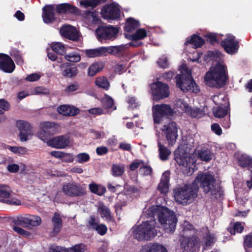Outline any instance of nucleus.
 <instances>
[{"label": "nucleus", "mask_w": 252, "mask_h": 252, "mask_svg": "<svg viewBox=\"0 0 252 252\" xmlns=\"http://www.w3.org/2000/svg\"><path fill=\"white\" fill-rule=\"evenodd\" d=\"M16 126L20 131L32 132V126L29 123L23 121L18 120L16 122Z\"/></svg>", "instance_id": "nucleus-43"}, {"label": "nucleus", "mask_w": 252, "mask_h": 252, "mask_svg": "<svg viewBox=\"0 0 252 252\" xmlns=\"http://www.w3.org/2000/svg\"><path fill=\"white\" fill-rule=\"evenodd\" d=\"M15 68L12 59L7 55L0 53V69L3 72L11 73Z\"/></svg>", "instance_id": "nucleus-20"}, {"label": "nucleus", "mask_w": 252, "mask_h": 252, "mask_svg": "<svg viewBox=\"0 0 252 252\" xmlns=\"http://www.w3.org/2000/svg\"><path fill=\"white\" fill-rule=\"evenodd\" d=\"M157 64L161 68H168L169 66V62L167 58L165 56H162L157 61Z\"/></svg>", "instance_id": "nucleus-55"}, {"label": "nucleus", "mask_w": 252, "mask_h": 252, "mask_svg": "<svg viewBox=\"0 0 252 252\" xmlns=\"http://www.w3.org/2000/svg\"><path fill=\"white\" fill-rule=\"evenodd\" d=\"M198 244V238L195 235L191 237H184L181 241L180 245L185 252H192Z\"/></svg>", "instance_id": "nucleus-18"}, {"label": "nucleus", "mask_w": 252, "mask_h": 252, "mask_svg": "<svg viewBox=\"0 0 252 252\" xmlns=\"http://www.w3.org/2000/svg\"><path fill=\"white\" fill-rule=\"evenodd\" d=\"M220 44L224 51L230 55L237 53L239 47V41L234 35L230 34H227L225 38L221 40Z\"/></svg>", "instance_id": "nucleus-14"}, {"label": "nucleus", "mask_w": 252, "mask_h": 252, "mask_svg": "<svg viewBox=\"0 0 252 252\" xmlns=\"http://www.w3.org/2000/svg\"><path fill=\"white\" fill-rule=\"evenodd\" d=\"M66 249L67 252H84L87 250V246L83 243H80L75 244Z\"/></svg>", "instance_id": "nucleus-49"}, {"label": "nucleus", "mask_w": 252, "mask_h": 252, "mask_svg": "<svg viewBox=\"0 0 252 252\" xmlns=\"http://www.w3.org/2000/svg\"><path fill=\"white\" fill-rule=\"evenodd\" d=\"M55 10L54 4L46 5L42 8V18L45 23L51 24L56 21Z\"/></svg>", "instance_id": "nucleus-21"}, {"label": "nucleus", "mask_w": 252, "mask_h": 252, "mask_svg": "<svg viewBox=\"0 0 252 252\" xmlns=\"http://www.w3.org/2000/svg\"><path fill=\"white\" fill-rule=\"evenodd\" d=\"M95 84L98 87L101 88L106 90H107L110 86V84L107 78L104 76H100L96 78Z\"/></svg>", "instance_id": "nucleus-42"}, {"label": "nucleus", "mask_w": 252, "mask_h": 252, "mask_svg": "<svg viewBox=\"0 0 252 252\" xmlns=\"http://www.w3.org/2000/svg\"><path fill=\"white\" fill-rule=\"evenodd\" d=\"M53 224L52 230L51 232L52 236H55L59 234L63 227V220L61 218L60 214L58 212H55L52 218Z\"/></svg>", "instance_id": "nucleus-27"}, {"label": "nucleus", "mask_w": 252, "mask_h": 252, "mask_svg": "<svg viewBox=\"0 0 252 252\" xmlns=\"http://www.w3.org/2000/svg\"><path fill=\"white\" fill-rule=\"evenodd\" d=\"M193 182L200 184L205 193H211L212 196L217 199L223 195L221 187L216 183L214 176L209 173L198 174Z\"/></svg>", "instance_id": "nucleus-2"}, {"label": "nucleus", "mask_w": 252, "mask_h": 252, "mask_svg": "<svg viewBox=\"0 0 252 252\" xmlns=\"http://www.w3.org/2000/svg\"><path fill=\"white\" fill-rule=\"evenodd\" d=\"M146 249V252H167L166 248L161 245L157 244H153L148 246Z\"/></svg>", "instance_id": "nucleus-46"}, {"label": "nucleus", "mask_w": 252, "mask_h": 252, "mask_svg": "<svg viewBox=\"0 0 252 252\" xmlns=\"http://www.w3.org/2000/svg\"><path fill=\"white\" fill-rule=\"evenodd\" d=\"M107 0H85L80 1V4L84 8H87L89 7L94 8L98 5L106 2Z\"/></svg>", "instance_id": "nucleus-40"}, {"label": "nucleus", "mask_w": 252, "mask_h": 252, "mask_svg": "<svg viewBox=\"0 0 252 252\" xmlns=\"http://www.w3.org/2000/svg\"><path fill=\"white\" fill-rule=\"evenodd\" d=\"M119 32V29L113 26H100L95 30V33L99 41L102 40H115Z\"/></svg>", "instance_id": "nucleus-10"}, {"label": "nucleus", "mask_w": 252, "mask_h": 252, "mask_svg": "<svg viewBox=\"0 0 252 252\" xmlns=\"http://www.w3.org/2000/svg\"><path fill=\"white\" fill-rule=\"evenodd\" d=\"M61 160L65 162H72L74 160L73 155L71 154L63 153Z\"/></svg>", "instance_id": "nucleus-63"}, {"label": "nucleus", "mask_w": 252, "mask_h": 252, "mask_svg": "<svg viewBox=\"0 0 252 252\" xmlns=\"http://www.w3.org/2000/svg\"><path fill=\"white\" fill-rule=\"evenodd\" d=\"M12 192L10 188L5 185L0 184V202L11 205H20L21 201L15 198H10Z\"/></svg>", "instance_id": "nucleus-15"}, {"label": "nucleus", "mask_w": 252, "mask_h": 252, "mask_svg": "<svg viewBox=\"0 0 252 252\" xmlns=\"http://www.w3.org/2000/svg\"><path fill=\"white\" fill-rule=\"evenodd\" d=\"M226 66L218 62L210 68L204 77L205 84L210 87L220 89L223 87L228 80Z\"/></svg>", "instance_id": "nucleus-1"}, {"label": "nucleus", "mask_w": 252, "mask_h": 252, "mask_svg": "<svg viewBox=\"0 0 252 252\" xmlns=\"http://www.w3.org/2000/svg\"><path fill=\"white\" fill-rule=\"evenodd\" d=\"M170 178L169 171H165L162 174L160 182L157 187V190L159 191L160 194L166 195L168 192Z\"/></svg>", "instance_id": "nucleus-23"}, {"label": "nucleus", "mask_w": 252, "mask_h": 252, "mask_svg": "<svg viewBox=\"0 0 252 252\" xmlns=\"http://www.w3.org/2000/svg\"><path fill=\"white\" fill-rule=\"evenodd\" d=\"M139 171L145 176L150 175L153 172L152 167L148 165H143L140 167Z\"/></svg>", "instance_id": "nucleus-61"}, {"label": "nucleus", "mask_w": 252, "mask_h": 252, "mask_svg": "<svg viewBox=\"0 0 252 252\" xmlns=\"http://www.w3.org/2000/svg\"><path fill=\"white\" fill-rule=\"evenodd\" d=\"M100 235H105L107 231V226L104 224H98L94 229Z\"/></svg>", "instance_id": "nucleus-59"}, {"label": "nucleus", "mask_w": 252, "mask_h": 252, "mask_svg": "<svg viewBox=\"0 0 252 252\" xmlns=\"http://www.w3.org/2000/svg\"><path fill=\"white\" fill-rule=\"evenodd\" d=\"M101 13L106 19L116 20L120 17V9L113 3L104 6Z\"/></svg>", "instance_id": "nucleus-16"}, {"label": "nucleus", "mask_w": 252, "mask_h": 252, "mask_svg": "<svg viewBox=\"0 0 252 252\" xmlns=\"http://www.w3.org/2000/svg\"><path fill=\"white\" fill-rule=\"evenodd\" d=\"M153 99L158 101L169 96V86L160 81L155 82L150 85Z\"/></svg>", "instance_id": "nucleus-9"}, {"label": "nucleus", "mask_w": 252, "mask_h": 252, "mask_svg": "<svg viewBox=\"0 0 252 252\" xmlns=\"http://www.w3.org/2000/svg\"><path fill=\"white\" fill-rule=\"evenodd\" d=\"M0 108L4 111H8L10 109V104L5 99H0Z\"/></svg>", "instance_id": "nucleus-62"}, {"label": "nucleus", "mask_w": 252, "mask_h": 252, "mask_svg": "<svg viewBox=\"0 0 252 252\" xmlns=\"http://www.w3.org/2000/svg\"><path fill=\"white\" fill-rule=\"evenodd\" d=\"M198 190V186L195 182H193L191 185L176 188L173 190L175 200L184 206L189 204L197 197Z\"/></svg>", "instance_id": "nucleus-3"}, {"label": "nucleus", "mask_w": 252, "mask_h": 252, "mask_svg": "<svg viewBox=\"0 0 252 252\" xmlns=\"http://www.w3.org/2000/svg\"><path fill=\"white\" fill-rule=\"evenodd\" d=\"M13 229L14 230V231L17 232V234L22 236H28L30 234V233L29 231H26L18 226H14Z\"/></svg>", "instance_id": "nucleus-60"}, {"label": "nucleus", "mask_w": 252, "mask_h": 252, "mask_svg": "<svg viewBox=\"0 0 252 252\" xmlns=\"http://www.w3.org/2000/svg\"><path fill=\"white\" fill-rule=\"evenodd\" d=\"M124 189L127 194H136L139 195L140 192L139 189L133 185L126 184L124 186Z\"/></svg>", "instance_id": "nucleus-52"}, {"label": "nucleus", "mask_w": 252, "mask_h": 252, "mask_svg": "<svg viewBox=\"0 0 252 252\" xmlns=\"http://www.w3.org/2000/svg\"><path fill=\"white\" fill-rule=\"evenodd\" d=\"M158 155L159 158L162 161H165L169 158L171 151L166 147L162 145L159 140L158 141Z\"/></svg>", "instance_id": "nucleus-30"}, {"label": "nucleus", "mask_w": 252, "mask_h": 252, "mask_svg": "<svg viewBox=\"0 0 252 252\" xmlns=\"http://www.w3.org/2000/svg\"><path fill=\"white\" fill-rule=\"evenodd\" d=\"M103 65L101 63H96L92 64L88 68V74L89 76L93 77L98 72L102 70Z\"/></svg>", "instance_id": "nucleus-41"}, {"label": "nucleus", "mask_w": 252, "mask_h": 252, "mask_svg": "<svg viewBox=\"0 0 252 252\" xmlns=\"http://www.w3.org/2000/svg\"><path fill=\"white\" fill-rule=\"evenodd\" d=\"M228 230L231 235H235L236 232L238 233L242 232L244 230V227L242 226L240 222H237L234 223L233 228H230Z\"/></svg>", "instance_id": "nucleus-54"}, {"label": "nucleus", "mask_w": 252, "mask_h": 252, "mask_svg": "<svg viewBox=\"0 0 252 252\" xmlns=\"http://www.w3.org/2000/svg\"><path fill=\"white\" fill-rule=\"evenodd\" d=\"M51 48L55 53L63 55L66 53V48L64 45L61 42H53Z\"/></svg>", "instance_id": "nucleus-44"}, {"label": "nucleus", "mask_w": 252, "mask_h": 252, "mask_svg": "<svg viewBox=\"0 0 252 252\" xmlns=\"http://www.w3.org/2000/svg\"><path fill=\"white\" fill-rule=\"evenodd\" d=\"M155 220H147L133 227V236L139 241H149L154 238L157 234Z\"/></svg>", "instance_id": "nucleus-4"}, {"label": "nucleus", "mask_w": 252, "mask_h": 252, "mask_svg": "<svg viewBox=\"0 0 252 252\" xmlns=\"http://www.w3.org/2000/svg\"><path fill=\"white\" fill-rule=\"evenodd\" d=\"M204 39L201 36L194 34L188 37L186 44H189L193 45L195 49L201 47L205 44Z\"/></svg>", "instance_id": "nucleus-29"}, {"label": "nucleus", "mask_w": 252, "mask_h": 252, "mask_svg": "<svg viewBox=\"0 0 252 252\" xmlns=\"http://www.w3.org/2000/svg\"><path fill=\"white\" fill-rule=\"evenodd\" d=\"M156 215L166 232L173 233L175 231L178 220L174 211L165 208L160 212L154 214Z\"/></svg>", "instance_id": "nucleus-5"}, {"label": "nucleus", "mask_w": 252, "mask_h": 252, "mask_svg": "<svg viewBox=\"0 0 252 252\" xmlns=\"http://www.w3.org/2000/svg\"><path fill=\"white\" fill-rule=\"evenodd\" d=\"M59 114L65 116H74L78 114L80 110L78 108L73 105L63 104L57 108Z\"/></svg>", "instance_id": "nucleus-24"}, {"label": "nucleus", "mask_w": 252, "mask_h": 252, "mask_svg": "<svg viewBox=\"0 0 252 252\" xmlns=\"http://www.w3.org/2000/svg\"><path fill=\"white\" fill-rule=\"evenodd\" d=\"M174 159L180 166H183V172L187 176H190L194 172V163L190 161V157L185 152L180 150L174 152Z\"/></svg>", "instance_id": "nucleus-8"}, {"label": "nucleus", "mask_w": 252, "mask_h": 252, "mask_svg": "<svg viewBox=\"0 0 252 252\" xmlns=\"http://www.w3.org/2000/svg\"><path fill=\"white\" fill-rule=\"evenodd\" d=\"M58 125L54 122H44L40 124L41 129L38 131L37 135L42 141L47 142L57 130Z\"/></svg>", "instance_id": "nucleus-11"}, {"label": "nucleus", "mask_w": 252, "mask_h": 252, "mask_svg": "<svg viewBox=\"0 0 252 252\" xmlns=\"http://www.w3.org/2000/svg\"><path fill=\"white\" fill-rule=\"evenodd\" d=\"M169 121V122L167 124L163 126L161 130L165 135L168 145L172 146L176 142L178 137V128L175 122L171 121L170 120Z\"/></svg>", "instance_id": "nucleus-12"}, {"label": "nucleus", "mask_w": 252, "mask_h": 252, "mask_svg": "<svg viewBox=\"0 0 252 252\" xmlns=\"http://www.w3.org/2000/svg\"><path fill=\"white\" fill-rule=\"evenodd\" d=\"M105 47H101L98 48L86 50L85 55L89 58H95L100 57L105 54Z\"/></svg>", "instance_id": "nucleus-33"}, {"label": "nucleus", "mask_w": 252, "mask_h": 252, "mask_svg": "<svg viewBox=\"0 0 252 252\" xmlns=\"http://www.w3.org/2000/svg\"><path fill=\"white\" fill-rule=\"evenodd\" d=\"M61 35L74 41L79 40L80 33L76 28L71 25H63L60 29Z\"/></svg>", "instance_id": "nucleus-17"}, {"label": "nucleus", "mask_w": 252, "mask_h": 252, "mask_svg": "<svg viewBox=\"0 0 252 252\" xmlns=\"http://www.w3.org/2000/svg\"><path fill=\"white\" fill-rule=\"evenodd\" d=\"M54 6L56 12L59 14L62 13L76 14L78 11L77 7L68 3H61Z\"/></svg>", "instance_id": "nucleus-25"}, {"label": "nucleus", "mask_w": 252, "mask_h": 252, "mask_svg": "<svg viewBox=\"0 0 252 252\" xmlns=\"http://www.w3.org/2000/svg\"><path fill=\"white\" fill-rule=\"evenodd\" d=\"M103 106L107 108H111L114 105V100L108 95L105 94V96L102 99Z\"/></svg>", "instance_id": "nucleus-51"}, {"label": "nucleus", "mask_w": 252, "mask_h": 252, "mask_svg": "<svg viewBox=\"0 0 252 252\" xmlns=\"http://www.w3.org/2000/svg\"><path fill=\"white\" fill-rule=\"evenodd\" d=\"M202 241L206 247H209L215 244L216 241V236L213 233H211L208 230L203 236Z\"/></svg>", "instance_id": "nucleus-39"}, {"label": "nucleus", "mask_w": 252, "mask_h": 252, "mask_svg": "<svg viewBox=\"0 0 252 252\" xmlns=\"http://www.w3.org/2000/svg\"><path fill=\"white\" fill-rule=\"evenodd\" d=\"M185 74H178L176 76L177 86L183 92L191 91L194 93L199 91L198 86L193 79L190 71L186 69Z\"/></svg>", "instance_id": "nucleus-6"}, {"label": "nucleus", "mask_w": 252, "mask_h": 252, "mask_svg": "<svg viewBox=\"0 0 252 252\" xmlns=\"http://www.w3.org/2000/svg\"><path fill=\"white\" fill-rule=\"evenodd\" d=\"M64 59L70 62L78 63L81 60V56L79 53L74 52L65 55Z\"/></svg>", "instance_id": "nucleus-48"}, {"label": "nucleus", "mask_w": 252, "mask_h": 252, "mask_svg": "<svg viewBox=\"0 0 252 252\" xmlns=\"http://www.w3.org/2000/svg\"><path fill=\"white\" fill-rule=\"evenodd\" d=\"M28 220V226L29 225L32 226H37L40 225L42 222L41 218L39 216L36 215L30 214V217H29Z\"/></svg>", "instance_id": "nucleus-47"}, {"label": "nucleus", "mask_w": 252, "mask_h": 252, "mask_svg": "<svg viewBox=\"0 0 252 252\" xmlns=\"http://www.w3.org/2000/svg\"><path fill=\"white\" fill-rule=\"evenodd\" d=\"M125 166L122 163L113 164L112 165L111 172L113 176L117 177L121 176L125 172Z\"/></svg>", "instance_id": "nucleus-37"}, {"label": "nucleus", "mask_w": 252, "mask_h": 252, "mask_svg": "<svg viewBox=\"0 0 252 252\" xmlns=\"http://www.w3.org/2000/svg\"><path fill=\"white\" fill-rule=\"evenodd\" d=\"M105 52L118 58H124L128 54L127 46L125 44L105 47Z\"/></svg>", "instance_id": "nucleus-19"}, {"label": "nucleus", "mask_w": 252, "mask_h": 252, "mask_svg": "<svg viewBox=\"0 0 252 252\" xmlns=\"http://www.w3.org/2000/svg\"><path fill=\"white\" fill-rule=\"evenodd\" d=\"M90 159L89 155L86 153H81L76 156V162L83 163L88 161Z\"/></svg>", "instance_id": "nucleus-50"}, {"label": "nucleus", "mask_w": 252, "mask_h": 252, "mask_svg": "<svg viewBox=\"0 0 252 252\" xmlns=\"http://www.w3.org/2000/svg\"><path fill=\"white\" fill-rule=\"evenodd\" d=\"M147 35V32L144 29H139L132 34H125L126 37L130 40H141L146 37Z\"/></svg>", "instance_id": "nucleus-35"}, {"label": "nucleus", "mask_w": 252, "mask_h": 252, "mask_svg": "<svg viewBox=\"0 0 252 252\" xmlns=\"http://www.w3.org/2000/svg\"><path fill=\"white\" fill-rule=\"evenodd\" d=\"M213 153L208 149H202L198 152V157L202 161L209 162L213 158Z\"/></svg>", "instance_id": "nucleus-38"}, {"label": "nucleus", "mask_w": 252, "mask_h": 252, "mask_svg": "<svg viewBox=\"0 0 252 252\" xmlns=\"http://www.w3.org/2000/svg\"><path fill=\"white\" fill-rule=\"evenodd\" d=\"M206 40L208 42L212 44L220 43V39L218 37V35L215 33H209L205 35Z\"/></svg>", "instance_id": "nucleus-53"}, {"label": "nucleus", "mask_w": 252, "mask_h": 252, "mask_svg": "<svg viewBox=\"0 0 252 252\" xmlns=\"http://www.w3.org/2000/svg\"><path fill=\"white\" fill-rule=\"evenodd\" d=\"M244 246L245 249L252 248V234H250L245 236Z\"/></svg>", "instance_id": "nucleus-57"}, {"label": "nucleus", "mask_w": 252, "mask_h": 252, "mask_svg": "<svg viewBox=\"0 0 252 252\" xmlns=\"http://www.w3.org/2000/svg\"><path fill=\"white\" fill-rule=\"evenodd\" d=\"M139 26L140 24L138 21L129 17L126 20L125 31L128 32H131L136 30Z\"/></svg>", "instance_id": "nucleus-31"}, {"label": "nucleus", "mask_w": 252, "mask_h": 252, "mask_svg": "<svg viewBox=\"0 0 252 252\" xmlns=\"http://www.w3.org/2000/svg\"><path fill=\"white\" fill-rule=\"evenodd\" d=\"M29 217H30V214L21 215L13 218L12 222L16 225L26 227L28 226Z\"/></svg>", "instance_id": "nucleus-36"}, {"label": "nucleus", "mask_w": 252, "mask_h": 252, "mask_svg": "<svg viewBox=\"0 0 252 252\" xmlns=\"http://www.w3.org/2000/svg\"><path fill=\"white\" fill-rule=\"evenodd\" d=\"M98 212L102 218H105L106 220L111 221L113 220L111 215L110 209L106 206H100L98 208Z\"/></svg>", "instance_id": "nucleus-45"}, {"label": "nucleus", "mask_w": 252, "mask_h": 252, "mask_svg": "<svg viewBox=\"0 0 252 252\" xmlns=\"http://www.w3.org/2000/svg\"><path fill=\"white\" fill-rule=\"evenodd\" d=\"M153 117L155 124L162 123L164 119H169L174 114L173 109L168 104H157L153 106Z\"/></svg>", "instance_id": "nucleus-7"}, {"label": "nucleus", "mask_w": 252, "mask_h": 252, "mask_svg": "<svg viewBox=\"0 0 252 252\" xmlns=\"http://www.w3.org/2000/svg\"><path fill=\"white\" fill-rule=\"evenodd\" d=\"M98 224L95 217L94 216H91L87 223L88 227L94 230Z\"/></svg>", "instance_id": "nucleus-58"}, {"label": "nucleus", "mask_w": 252, "mask_h": 252, "mask_svg": "<svg viewBox=\"0 0 252 252\" xmlns=\"http://www.w3.org/2000/svg\"><path fill=\"white\" fill-rule=\"evenodd\" d=\"M238 165L243 168L252 167V158L246 155H241L237 159Z\"/></svg>", "instance_id": "nucleus-34"}, {"label": "nucleus", "mask_w": 252, "mask_h": 252, "mask_svg": "<svg viewBox=\"0 0 252 252\" xmlns=\"http://www.w3.org/2000/svg\"><path fill=\"white\" fill-rule=\"evenodd\" d=\"M79 89V84L77 82H75L67 86L65 89L64 91L67 93H71L78 90Z\"/></svg>", "instance_id": "nucleus-56"}, {"label": "nucleus", "mask_w": 252, "mask_h": 252, "mask_svg": "<svg viewBox=\"0 0 252 252\" xmlns=\"http://www.w3.org/2000/svg\"><path fill=\"white\" fill-rule=\"evenodd\" d=\"M63 192L70 197L82 196L86 194L85 190L79 184L75 183H68L63 185Z\"/></svg>", "instance_id": "nucleus-13"}, {"label": "nucleus", "mask_w": 252, "mask_h": 252, "mask_svg": "<svg viewBox=\"0 0 252 252\" xmlns=\"http://www.w3.org/2000/svg\"><path fill=\"white\" fill-rule=\"evenodd\" d=\"M60 68L62 75L66 78H71L75 77L78 73L77 68L76 66H70V63H69L61 64L60 65Z\"/></svg>", "instance_id": "nucleus-26"}, {"label": "nucleus", "mask_w": 252, "mask_h": 252, "mask_svg": "<svg viewBox=\"0 0 252 252\" xmlns=\"http://www.w3.org/2000/svg\"><path fill=\"white\" fill-rule=\"evenodd\" d=\"M69 138L64 135L55 137L47 142L48 145L57 149H63L69 144Z\"/></svg>", "instance_id": "nucleus-22"}, {"label": "nucleus", "mask_w": 252, "mask_h": 252, "mask_svg": "<svg viewBox=\"0 0 252 252\" xmlns=\"http://www.w3.org/2000/svg\"><path fill=\"white\" fill-rule=\"evenodd\" d=\"M127 69L126 66L124 64H117L115 66V71L116 73L121 74L126 71Z\"/></svg>", "instance_id": "nucleus-64"}, {"label": "nucleus", "mask_w": 252, "mask_h": 252, "mask_svg": "<svg viewBox=\"0 0 252 252\" xmlns=\"http://www.w3.org/2000/svg\"><path fill=\"white\" fill-rule=\"evenodd\" d=\"M183 110L191 117L199 119L205 114L204 110L199 108H191L187 103H182Z\"/></svg>", "instance_id": "nucleus-28"}, {"label": "nucleus", "mask_w": 252, "mask_h": 252, "mask_svg": "<svg viewBox=\"0 0 252 252\" xmlns=\"http://www.w3.org/2000/svg\"><path fill=\"white\" fill-rule=\"evenodd\" d=\"M230 110L229 105L224 106H219L213 108V113L216 118H223L227 115L228 111Z\"/></svg>", "instance_id": "nucleus-32"}]
</instances>
